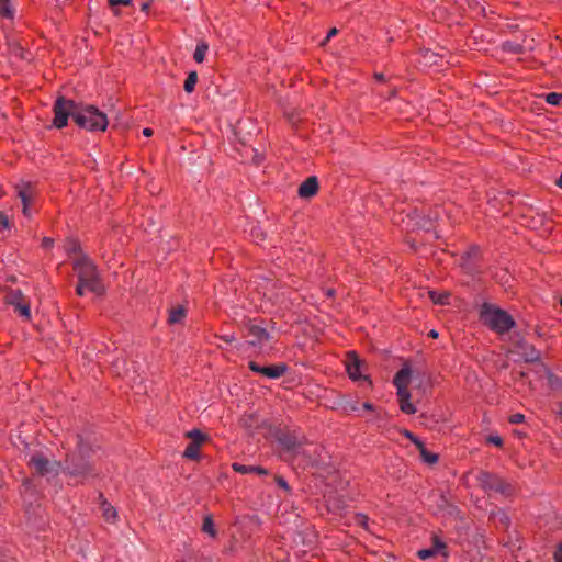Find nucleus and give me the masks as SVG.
<instances>
[{"label":"nucleus","mask_w":562,"mask_h":562,"mask_svg":"<svg viewBox=\"0 0 562 562\" xmlns=\"http://www.w3.org/2000/svg\"><path fill=\"white\" fill-rule=\"evenodd\" d=\"M53 125L63 128L67 125L68 119L72 117L77 125L90 132L105 131L108 126L106 115L93 105H83L58 97L53 106Z\"/></svg>","instance_id":"1"},{"label":"nucleus","mask_w":562,"mask_h":562,"mask_svg":"<svg viewBox=\"0 0 562 562\" xmlns=\"http://www.w3.org/2000/svg\"><path fill=\"white\" fill-rule=\"evenodd\" d=\"M481 318L485 325L498 334H505L515 327L514 318L504 310L483 304Z\"/></svg>","instance_id":"2"},{"label":"nucleus","mask_w":562,"mask_h":562,"mask_svg":"<svg viewBox=\"0 0 562 562\" xmlns=\"http://www.w3.org/2000/svg\"><path fill=\"white\" fill-rule=\"evenodd\" d=\"M74 269L78 274L79 281L87 285L91 292L100 295L103 293V285L100 282V274L95 265L87 257L82 256L75 261Z\"/></svg>","instance_id":"3"},{"label":"nucleus","mask_w":562,"mask_h":562,"mask_svg":"<svg viewBox=\"0 0 562 562\" xmlns=\"http://www.w3.org/2000/svg\"><path fill=\"white\" fill-rule=\"evenodd\" d=\"M88 445L80 439L78 443V456L67 459L65 471L67 474L78 479H85L92 474V465L87 459Z\"/></svg>","instance_id":"4"},{"label":"nucleus","mask_w":562,"mask_h":562,"mask_svg":"<svg viewBox=\"0 0 562 562\" xmlns=\"http://www.w3.org/2000/svg\"><path fill=\"white\" fill-rule=\"evenodd\" d=\"M476 480L485 492L496 493L503 496H509L513 493V486L496 474L481 471Z\"/></svg>","instance_id":"5"},{"label":"nucleus","mask_w":562,"mask_h":562,"mask_svg":"<svg viewBox=\"0 0 562 562\" xmlns=\"http://www.w3.org/2000/svg\"><path fill=\"white\" fill-rule=\"evenodd\" d=\"M29 465L40 475L47 480L56 477L60 472V463L49 459L42 452L31 454Z\"/></svg>","instance_id":"6"},{"label":"nucleus","mask_w":562,"mask_h":562,"mask_svg":"<svg viewBox=\"0 0 562 562\" xmlns=\"http://www.w3.org/2000/svg\"><path fill=\"white\" fill-rule=\"evenodd\" d=\"M5 303L14 307L25 321L31 318L30 302L20 290H14L5 295Z\"/></svg>","instance_id":"7"},{"label":"nucleus","mask_w":562,"mask_h":562,"mask_svg":"<svg viewBox=\"0 0 562 562\" xmlns=\"http://www.w3.org/2000/svg\"><path fill=\"white\" fill-rule=\"evenodd\" d=\"M252 372L265 375L268 379H279L288 371V366L283 362L272 366H260L255 361L248 364Z\"/></svg>","instance_id":"8"},{"label":"nucleus","mask_w":562,"mask_h":562,"mask_svg":"<svg viewBox=\"0 0 562 562\" xmlns=\"http://www.w3.org/2000/svg\"><path fill=\"white\" fill-rule=\"evenodd\" d=\"M345 364L346 371L351 380H368V376L362 374V367L364 363L360 360L355 351L347 352Z\"/></svg>","instance_id":"9"},{"label":"nucleus","mask_w":562,"mask_h":562,"mask_svg":"<svg viewBox=\"0 0 562 562\" xmlns=\"http://www.w3.org/2000/svg\"><path fill=\"white\" fill-rule=\"evenodd\" d=\"M247 334L251 337L250 344L254 346H261L266 342H269L272 337L270 333L262 327L260 324L249 323L246 325Z\"/></svg>","instance_id":"10"},{"label":"nucleus","mask_w":562,"mask_h":562,"mask_svg":"<svg viewBox=\"0 0 562 562\" xmlns=\"http://www.w3.org/2000/svg\"><path fill=\"white\" fill-rule=\"evenodd\" d=\"M188 437L191 439V442L183 451V457L195 460L199 458V449L201 443L205 440V436H203L200 430L194 429L188 432Z\"/></svg>","instance_id":"11"},{"label":"nucleus","mask_w":562,"mask_h":562,"mask_svg":"<svg viewBox=\"0 0 562 562\" xmlns=\"http://www.w3.org/2000/svg\"><path fill=\"white\" fill-rule=\"evenodd\" d=\"M412 370L411 367L405 363L398 372H396L393 384L397 392L408 391V384L411 382Z\"/></svg>","instance_id":"12"},{"label":"nucleus","mask_w":562,"mask_h":562,"mask_svg":"<svg viewBox=\"0 0 562 562\" xmlns=\"http://www.w3.org/2000/svg\"><path fill=\"white\" fill-rule=\"evenodd\" d=\"M517 351L526 362H537L540 360V351L525 340H520L517 344Z\"/></svg>","instance_id":"13"},{"label":"nucleus","mask_w":562,"mask_h":562,"mask_svg":"<svg viewBox=\"0 0 562 562\" xmlns=\"http://www.w3.org/2000/svg\"><path fill=\"white\" fill-rule=\"evenodd\" d=\"M318 191V180L315 176L308 177L299 187L297 193L301 198L308 199L314 196Z\"/></svg>","instance_id":"14"},{"label":"nucleus","mask_w":562,"mask_h":562,"mask_svg":"<svg viewBox=\"0 0 562 562\" xmlns=\"http://www.w3.org/2000/svg\"><path fill=\"white\" fill-rule=\"evenodd\" d=\"M400 409L407 415H413L416 413L415 405L411 402V393L409 391H401L396 392Z\"/></svg>","instance_id":"15"},{"label":"nucleus","mask_w":562,"mask_h":562,"mask_svg":"<svg viewBox=\"0 0 562 562\" xmlns=\"http://www.w3.org/2000/svg\"><path fill=\"white\" fill-rule=\"evenodd\" d=\"M18 195L22 201L24 215L29 216V204L32 202L34 195L33 188L31 184H23L18 188Z\"/></svg>","instance_id":"16"},{"label":"nucleus","mask_w":562,"mask_h":562,"mask_svg":"<svg viewBox=\"0 0 562 562\" xmlns=\"http://www.w3.org/2000/svg\"><path fill=\"white\" fill-rule=\"evenodd\" d=\"M416 448L418 449V451L420 453V458H422L423 462H425L429 465L436 464L438 462V459H439L438 454L428 451L424 442H418Z\"/></svg>","instance_id":"17"},{"label":"nucleus","mask_w":562,"mask_h":562,"mask_svg":"<svg viewBox=\"0 0 562 562\" xmlns=\"http://www.w3.org/2000/svg\"><path fill=\"white\" fill-rule=\"evenodd\" d=\"M186 317V308L181 305L169 310L168 323L171 325L180 324Z\"/></svg>","instance_id":"18"},{"label":"nucleus","mask_w":562,"mask_h":562,"mask_svg":"<svg viewBox=\"0 0 562 562\" xmlns=\"http://www.w3.org/2000/svg\"><path fill=\"white\" fill-rule=\"evenodd\" d=\"M101 509L104 519L109 522H114L116 518V510L105 499L101 502Z\"/></svg>","instance_id":"19"},{"label":"nucleus","mask_w":562,"mask_h":562,"mask_svg":"<svg viewBox=\"0 0 562 562\" xmlns=\"http://www.w3.org/2000/svg\"><path fill=\"white\" fill-rule=\"evenodd\" d=\"M547 378L549 386L552 390L562 392V379L560 376L555 375L551 371H548Z\"/></svg>","instance_id":"20"},{"label":"nucleus","mask_w":562,"mask_h":562,"mask_svg":"<svg viewBox=\"0 0 562 562\" xmlns=\"http://www.w3.org/2000/svg\"><path fill=\"white\" fill-rule=\"evenodd\" d=\"M207 50H209L207 43L202 42L201 44H199L196 46L194 55H193L194 60L196 63H202L204 60V58H205V55H206Z\"/></svg>","instance_id":"21"},{"label":"nucleus","mask_w":562,"mask_h":562,"mask_svg":"<svg viewBox=\"0 0 562 562\" xmlns=\"http://www.w3.org/2000/svg\"><path fill=\"white\" fill-rule=\"evenodd\" d=\"M198 82V74L195 71H191L186 81H184V91L191 93L194 90V87Z\"/></svg>","instance_id":"22"},{"label":"nucleus","mask_w":562,"mask_h":562,"mask_svg":"<svg viewBox=\"0 0 562 562\" xmlns=\"http://www.w3.org/2000/svg\"><path fill=\"white\" fill-rule=\"evenodd\" d=\"M503 50L512 53V54H522L524 46L519 43L508 41L503 44Z\"/></svg>","instance_id":"23"},{"label":"nucleus","mask_w":562,"mask_h":562,"mask_svg":"<svg viewBox=\"0 0 562 562\" xmlns=\"http://www.w3.org/2000/svg\"><path fill=\"white\" fill-rule=\"evenodd\" d=\"M0 15L7 19L13 16V11L9 0H0Z\"/></svg>","instance_id":"24"},{"label":"nucleus","mask_w":562,"mask_h":562,"mask_svg":"<svg viewBox=\"0 0 562 562\" xmlns=\"http://www.w3.org/2000/svg\"><path fill=\"white\" fill-rule=\"evenodd\" d=\"M434 550H436V553H441L443 557L448 555V552L446 551V543L439 539L437 536L432 538V547Z\"/></svg>","instance_id":"25"},{"label":"nucleus","mask_w":562,"mask_h":562,"mask_svg":"<svg viewBox=\"0 0 562 562\" xmlns=\"http://www.w3.org/2000/svg\"><path fill=\"white\" fill-rule=\"evenodd\" d=\"M279 442L288 450H292L297 446L296 439L288 435L280 437Z\"/></svg>","instance_id":"26"},{"label":"nucleus","mask_w":562,"mask_h":562,"mask_svg":"<svg viewBox=\"0 0 562 562\" xmlns=\"http://www.w3.org/2000/svg\"><path fill=\"white\" fill-rule=\"evenodd\" d=\"M544 99L551 105H559L562 101V93L550 92L546 94Z\"/></svg>","instance_id":"27"},{"label":"nucleus","mask_w":562,"mask_h":562,"mask_svg":"<svg viewBox=\"0 0 562 562\" xmlns=\"http://www.w3.org/2000/svg\"><path fill=\"white\" fill-rule=\"evenodd\" d=\"M232 468H233L236 472L241 473V474H249V473H254L252 465H244V464H240V463H233V464H232Z\"/></svg>","instance_id":"28"},{"label":"nucleus","mask_w":562,"mask_h":562,"mask_svg":"<svg viewBox=\"0 0 562 562\" xmlns=\"http://www.w3.org/2000/svg\"><path fill=\"white\" fill-rule=\"evenodd\" d=\"M436 554V550H434L432 548L422 549L417 552V557L422 560L435 557Z\"/></svg>","instance_id":"29"},{"label":"nucleus","mask_w":562,"mask_h":562,"mask_svg":"<svg viewBox=\"0 0 562 562\" xmlns=\"http://www.w3.org/2000/svg\"><path fill=\"white\" fill-rule=\"evenodd\" d=\"M132 0H109L108 3L110 8L114 10L115 14H119V11L116 10L117 5H130Z\"/></svg>","instance_id":"30"},{"label":"nucleus","mask_w":562,"mask_h":562,"mask_svg":"<svg viewBox=\"0 0 562 562\" xmlns=\"http://www.w3.org/2000/svg\"><path fill=\"white\" fill-rule=\"evenodd\" d=\"M508 422L510 424H521L525 422V415L520 413H515L508 417Z\"/></svg>","instance_id":"31"},{"label":"nucleus","mask_w":562,"mask_h":562,"mask_svg":"<svg viewBox=\"0 0 562 562\" xmlns=\"http://www.w3.org/2000/svg\"><path fill=\"white\" fill-rule=\"evenodd\" d=\"M402 434L408 438L416 447H417V443L418 442H423L418 437H416L413 432H411L409 430L407 429H404L402 431Z\"/></svg>","instance_id":"32"},{"label":"nucleus","mask_w":562,"mask_h":562,"mask_svg":"<svg viewBox=\"0 0 562 562\" xmlns=\"http://www.w3.org/2000/svg\"><path fill=\"white\" fill-rule=\"evenodd\" d=\"M487 442L488 443H492L494 446H497V447H502L503 446V439L497 436V435H491L487 437Z\"/></svg>","instance_id":"33"},{"label":"nucleus","mask_w":562,"mask_h":562,"mask_svg":"<svg viewBox=\"0 0 562 562\" xmlns=\"http://www.w3.org/2000/svg\"><path fill=\"white\" fill-rule=\"evenodd\" d=\"M368 516L364 514H357L356 516V522L362 526L363 528H368Z\"/></svg>","instance_id":"34"},{"label":"nucleus","mask_w":562,"mask_h":562,"mask_svg":"<svg viewBox=\"0 0 562 562\" xmlns=\"http://www.w3.org/2000/svg\"><path fill=\"white\" fill-rule=\"evenodd\" d=\"M202 530H203L205 533L211 535V515H206V516L204 517V521H203Z\"/></svg>","instance_id":"35"},{"label":"nucleus","mask_w":562,"mask_h":562,"mask_svg":"<svg viewBox=\"0 0 562 562\" xmlns=\"http://www.w3.org/2000/svg\"><path fill=\"white\" fill-rule=\"evenodd\" d=\"M276 482L279 487L283 488L286 492L290 491V486H289L288 482L282 476H277Z\"/></svg>","instance_id":"36"},{"label":"nucleus","mask_w":562,"mask_h":562,"mask_svg":"<svg viewBox=\"0 0 562 562\" xmlns=\"http://www.w3.org/2000/svg\"><path fill=\"white\" fill-rule=\"evenodd\" d=\"M344 409L347 412V413H353V412H357L358 411V404L356 402H348L346 403V405L344 406Z\"/></svg>","instance_id":"37"},{"label":"nucleus","mask_w":562,"mask_h":562,"mask_svg":"<svg viewBox=\"0 0 562 562\" xmlns=\"http://www.w3.org/2000/svg\"><path fill=\"white\" fill-rule=\"evenodd\" d=\"M0 226L3 227V228H8L9 227V220H8V216L0 211Z\"/></svg>","instance_id":"38"},{"label":"nucleus","mask_w":562,"mask_h":562,"mask_svg":"<svg viewBox=\"0 0 562 562\" xmlns=\"http://www.w3.org/2000/svg\"><path fill=\"white\" fill-rule=\"evenodd\" d=\"M554 559L557 562H562V542L558 546L554 552Z\"/></svg>","instance_id":"39"},{"label":"nucleus","mask_w":562,"mask_h":562,"mask_svg":"<svg viewBox=\"0 0 562 562\" xmlns=\"http://www.w3.org/2000/svg\"><path fill=\"white\" fill-rule=\"evenodd\" d=\"M417 228L429 229L431 226L430 221L423 218V223H416Z\"/></svg>","instance_id":"40"},{"label":"nucleus","mask_w":562,"mask_h":562,"mask_svg":"<svg viewBox=\"0 0 562 562\" xmlns=\"http://www.w3.org/2000/svg\"><path fill=\"white\" fill-rule=\"evenodd\" d=\"M430 295H431V299L434 300V302L439 303V304H445L446 300L448 299V295H446V294L438 296V299H435L434 292H431Z\"/></svg>","instance_id":"41"},{"label":"nucleus","mask_w":562,"mask_h":562,"mask_svg":"<svg viewBox=\"0 0 562 562\" xmlns=\"http://www.w3.org/2000/svg\"><path fill=\"white\" fill-rule=\"evenodd\" d=\"M53 245H54V240H53L52 238H49V237H45V238H43V240H42V246H43L44 248H46V249L52 248V247H53Z\"/></svg>","instance_id":"42"},{"label":"nucleus","mask_w":562,"mask_h":562,"mask_svg":"<svg viewBox=\"0 0 562 562\" xmlns=\"http://www.w3.org/2000/svg\"><path fill=\"white\" fill-rule=\"evenodd\" d=\"M252 419V415H245L241 417L240 422L246 427H251L250 420Z\"/></svg>","instance_id":"43"},{"label":"nucleus","mask_w":562,"mask_h":562,"mask_svg":"<svg viewBox=\"0 0 562 562\" xmlns=\"http://www.w3.org/2000/svg\"><path fill=\"white\" fill-rule=\"evenodd\" d=\"M87 288V285L85 283H81V281H79L78 285H77V289H76V292L79 296H82L83 293H85V289Z\"/></svg>","instance_id":"44"},{"label":"nucleus","mask_w":562,"mask_h":562,"mask_svg":"<svg viewBox=\"0 0 562 562\" xmlns=\"http://www.w3.org/2000/svg\"><path fill=\"white\" fill-rule=\"evenodd\" d=\"M252 469H254V473H257V474H267L268 473V471L265 468H261V467H254L252 465Z\"/></svg>","instance_id":"45"},{"label":"nucleus","mask_w":562,"mask_h":562,"mask_svg":"<svg viewBox=\"0 0 562 562\" xmlns=\"http://www.w3.org/2000/svg\"><path fill=\"white\" fill-rule=\"evenodd\" d=\"M363 408L367 409V411H373L374 409L373 405L371 403H369V402H366L363 404Z\"/></svg>","instance_id":"46"},{"label":"nucleus","mask_w":562,"mask_h":562,"mask_svg":"<svg viewBox=\"0 0 562 562\" xmlns=\"http://www.w3.org/2000/svg\"><path fill=\"white\" fill-rule=\"evenodd\" d=\"M143 134L147 137L151 136L153 135V130L150 128H144L143 130Z\"/></svg>","instance_id":"47"},{"label":"nucleus","mask_w":562,"mask_h":562,"mask_svg":"<svg viewBox=\"0 0 562 562\" xmlns=\"http://www.w3.org/2000/svg\"><path fill=\"white\" fill-rule=\"evenodd\" d=\"M336 34H337V29H335V27H334V29H331V30L328 32V34H327V40H328V38H330V37H333V36H334V35H336Z\"/></svg>","instance_id":"48"},{"label":"nucleus","mask_w":562,"mask_h":562,"mask_svg":"<svg viewBox=\"0 0 562 562\" xmlns=\"http://www.w3.org/2000/svg\"><path fill=\"white\" fill-rule=\"evenodd\" d=\"M374 77H375V79H376L378 81H383V80H384V75H383V74H381V72H380V74H375V75H374Z\"/></svg>","instance_id":"49"},{"label":"nucleus","mask_w":562,"mask_h":562,"mask_svg":"<svg viewBox=\"0 0 562 562\" xmlns=\"http://www.w3.org/2000/svg\"><path fill=\"white\" fill-rule=\"evenodd\" d=\"M222 338H223L226 342H231V341H233V340L235 339V337H234L233 335H231V336H224V337H222Z\"/></svg>","instance_id":"50"},{"label":"nucleus","mask_w":562,"mask_h":562,"mask_svg":"<svg viewBox=\"0 0 562 562\" xmlns=\"http://www.w3.org/2000/svg\"><path fill=\"white\" fill-rule=\"evenodd\" d=\"M428 335H429L431 338H437V337H438V333H437L435 329L430 330Z\"/></svg>","instance_id":"51"},{"label":"nucleus","mask_w":562,"mask_h":562,"mask_svg":"<svg viewBox=\"0 0 562 562\" xmlns=\"http://www.w3.org/2000/svg\"><path fill=\"white\" fill-rule=\"evenodd\" d=\"M254 159L256 164H260L262 161V157H259L258 155H255Z\"/></svg>","instance_id":"52"},{"label":"nucleus","mask_w":562,"mask_h":562,"mask_svg":"<svg viewBox=\"0 0 562 562\" xmlns=\"http://www.w3.org/2000/svg\"><path fill=\"white\" fill-rule=\"evenodd\" d=\"M415 217H418V214H417L416 212H414V214H413V215H411V214H408V215H407V218H408L409 221H413Z\"/></svg>","instance_id":"53"},{"label":"nucleus","mask_w":562,"mask_h":562,"mask_svg":"<svg viewBox=\"0 0 562 562\" xmlns=\"http://www.w3.org/2000/svg\"><path fill=\"white\" fill-rule=\"evenodd\" d=\"M557 184L562 188V175L560 176L559 180L557 181Z\"/></svg>","instance_id":"54"},{"label":"nucleus","mask_w":562,"mask_h":562,"mask_svg":"<svg viewBox=\"0 0 562 562\" xmlns=\"http://www.w3.org/2000/svg\"><path fill=\"white\" fill-rule=\"evenodd\" d=\"M77 248H78V245H77L76 243H72V248H71V250L76 251V250H77Z\"/></svg>","instance_id":"55"},{"label":"nucleus","mask_w":562,"mask_h":562,"mask_svg":"<svg viewBox=\"0 0 562 562\" xmlns=\"http://www.w3.org/2000/svg\"><path fill=\"white\" fill-rule=\"evenodd\" d=\"M327 294H328L329 296H331V295L334 294V291H333V290H328Z\"/></svg>","instance_id":"56"},{"label":"nucleus","mask_w":562,"mask_h":562,"mask_svg":"<svg viewBox=\"0 0 562 562\" xmlns=\"http://www.w3.org/2000/svg\"><path fill=\"white\" fill-rule=\"evenodd\" d=\"M147 8H148V4H147V3H145V4H143V8H142V9H143V10H147Z\"/></svg>","instance_id":"57"},{"label":"nucleus","mask_w":562,"mask_h":562,"mask_svg":"<svg viewBox=\"0 0 562 562\" xmlns=\"http://www.w3.org/2000/svg\"><path fill=\"white\" fill-rule=\"evenodd\" d=\"M516 435H518L519 437H521L524 434L520 432V431H515Z\"/></svg>","instance_id":"58"},{"label":"nucleus","mask_w":562,"mask_h":562,"mask_svg":"<svg viewBox=\"0 0 562 562\" xmlns=\"http://www.w3.org/2000/svg\"><path fill=\"white\" fill-rule=\"evenodd\" d=\"M559 414H560V416L562 417V408L560 409Z\"/></svg>","instance_id":"59"},{"label":"nucleus","mask_w":562,"mask_h":562,"mask_svg":"<svg viewBox=\"0 0 562 562\" xmlns=\"http://www.w3.org/2000/svg\"><path fill=\"white\" fill-rule=\"evenodd\" d=\"M560 304L562 305V296H561V300H560Z\"/></svg>","instance_id":"60"}]
</instances>
